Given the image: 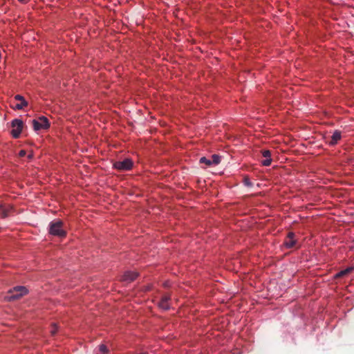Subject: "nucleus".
<instances>
[{"label":"nucleus","instance_id":"16","mask_svg":"<svg viewBox=\"0 0 354 354\" xmlns=\"http://www.w3.org/2000/svg\"><path fill=\"white\" fill-rule=\"evenodd\" d=\"M243 183L247 187H252L253 184L250 181V178L248 176H245L243 178Z\"/></svg>","mask_w":354,"mask_h":354},{"label":"nucleus","instance_id":"8","mask_svg":"<svg viewBox=\"0 0 354 354\" xmlns=\"http://www.w3.org/2000/svg\"><path fill=\"white\" fill-rule=\"evenodd\" d=\"M295 234L293 232H289L287 237L286 238L283 245L287 248H292L296 244V241L294 239Z\"/></svg>","mask_w":354,"mask_h":354},{"label":"nucleus","instance_id":"9","mask_svg":"<svg viewBox=\"0 0 354 354\" xmlns=\"http://www.w3.org/2000/svg\"><path fill=\"white\" fill-rule=\"evenodd\" d=\"M170 296L169 295H165L162 296L161 300L158 302V306L165 310H169L170 308V306L169 304V301L170 300Z\"/></svg>","mask_w":354,"mask_h":354},{"label":"nucleus","instance_id":"1","mask_svg":"<svg viewBox=\"0 0 354 354\" xmlns=\"http://www.w3.org/2000/svg\"><path fill=\"white\" fill-rule=\"evenodd\" d=\"M48 232L51 235L64 237L66 232L63 227V222L60 220H54L49 223Z\"/></svg>","mask_w":354,"mask_h":354},{"label":"nucleus","instance_id":"15","mask_svg":"<svg viewBox=\"0 0 354 354\" xmlns=\"http://www.w3.org/2000/svg\"><path fill=\"white\" fill-rule=\"evenodd\" d=\"M199 162L201 164H205L207 167L212 166V160L205 157L201 158Z\"/></svg>","mask_w":354,"mask_h":354},{"label":"nucleus","instance_id":"3","mask_svg":"<svg viewBox=\"0 0 354 354\" xmlns=\"http://www.w3.org/2000/svg\"><path fill=\"white\" fill-rule=\"evenodd\" d=\"M113 167L118 171H129L133 167V162L129 158H126L122 161H116L113 163Z\"/></svg>","mask_w":354,"mask_h":354},{"label":"nucleus","instance_id":"5","mask_svg":"<svg viewBox=\"0 0 354 354\" xmlns=\"http://www.w3.org/2000/svg\"><path fill=\"white\" fill-rule=\"evenodd\" d=\"M12 129L11 131V135L15 138H18L22 131L24 123L22 120L19 119H15L11 122Z\"/></svg>","mask_w":354,"mask_h":354},{"label":"nucleus","instance_id":"13","mask_svg":"<svg viewBox=\"0 0 354 354\" xmlns=\"http://www.w3.org/2000/svg\"><path fill=\"white\" fill-rule=\"evenodd\" d=\"M10 209L3 206H0V216L1 218H6L9 216Z\"/></svg>","mask_w":354,"mask_h":354},{"label":"nucleus","instance_id":"14","mask_svg":"<svg viewBox=\"0 0 354 354\" xmlns=\"http://www.w3.org/2000/svg\"><path fill=\"white\" fill-rule=\"evenodd\" d=\"M212 165H217L221 162V156L216 154L212 156Z\"/></svg>","mask_w":354,"mask_h":354},{"label":"nucleus","instance_id":"11","mask_svg":"<svg viewBox=\"0 0 354 354\" xmlns=\"http://www.w3.org/2000/svg\"><path fill=\"white\" fill-rule=\"evenodd\" d=\"M341 132L339 131H335L332 136L330 137V140L328 141L330 145H335L337 143V142L341 139Z\"/></svg>","mask_w":354,"mask_h":354},{"label":"nucleus","instance_id":"20","mask_svg":"<svg viewBox=\"0 0 354 354\" xmlns=\"http://www.w3.org/2000/svg\"><path fill=\"white\" fill-rule=\"evenodd\" d=\"M19 2L25 3L28 2V0H18Z\"/></svg>","mask_w":354,"mask_h":354},{"label":"nucleus","instance_id":"18","mask_svg":"<svg viewBox=\"0 0 354 354\" xmlns=\"http://www.w3.org/2000/svg\"><path fill=\"white\" fill-rule=\"evenodd\" d=\"M57 328V327L56 324L53 323L52 324V328L50 330V333H51L52 335H55L56 334Z\"/></svg>","mask_w":354,"mask_h":354},{"label":"nucleus","instance_id":"19","mask_svg":"<svg viewBox=\"0 0 354 354\" xmlns=\"http://www.w3.org/2000/svg\"><path fill=\"white\" fill-rule=\"evenodd\" d=\"M26 152L25 150H21L19 153V156L20 157H24L26 155Z\"/></svg>","mask_w":354,"mask_h":354},{"label":"nucleus","instance_id":"7","mask_svg":"<svg viewBox=\"0 0 354 354\" xmlns=\"http://www.w3.org/2000/svg\"><path fill=\"white\" fill-rule=\"evenodd\" d=\"M138 276V273L134 271H127L124 273L122 277V281L127 283L132 282L134 281L137 277Z\"/></svg>","mask_w":354,"mask_h":354},{"label":"nucleus","instance_id":"4","mask_svg":"<svg viewBox=\"0 0 354 354\" xmlns=\"http://www.w3.org/2000/svg\"><path fill=\"white\" fill-rule=\"evenodd\" d=\"M32 122L35 131L47 129L50 127L48 118L44 116L39 117L38 120H33Z\"/></svg>","mask_w":354,"mask_h":354},{"label":"nucleus","instance_id":"21","mask_svg":"<svg viewBox=\"0 0 354 354\" xmlns=\"http://www.w3.org/2000/svg\"><path fill=\"white\" fill-rule=\"evenodd\" d=\"M168 286V285H167V283H165V286L166 287V286Z\"/></svg>","mask_w":354,"mask_h":354},{"label":"nucleus","instance_id":"6","mask_svg":"<svg viewBox=\"0 0 354 354\" xmlns=\"http://www.w3.org/2000/svg\"><path fill=\"white\" fill-rule=\"evenodd\" d=\"M15 100L17 101H19V103H17L15 106H12L14 109L21 110L28 106V102L21 95H16L15 96Z\"/></svg>","mask_w":354,"mask_h":354},{"label":"nucleus","instance_id":"17","mask_svg":"<svg viewBox=\"0 0 354 354\" xmlns=\"http://www.w3.org/2000/svg\"><path fill=\"white\" fill-rule=\"evenodd\" d=\"M99 351L102 354H105L108 352V349L105 345L102 344L99 347Z\"/></svg>","mask_w":354,"mask_h":354},{"label":"nucleus","instance_id":"10","mask_svg":"<svg viewBox=\"0 0 354 354\" xmlns=\"http://www.w3.org/2000/svg\"><path fill=\"white\" fill-rule=\"evenodd\" d=\"M262 156L266 159L262 160V165L264 166H270L272 162L271 152L269 150H264L262 151Z\"/></svg>","mask_w":354,"mask_h":354},{"label":"nucleus","instance_id":"22","mask_svg":"<svg viewBox=\"0 0 354 354\" xmlns=\"http://www.w3.org/2000/svg\"><path fill=\"white\" fill-rule=\"evenodd\" d=\"M97 354H102V353H97Z\"/></svg>","mask_w":354,"mask_h":354},{"label":"nucleus","instance_id":"12","mask_svg":"<svg viewBox=\"0 0 354 354\" xmlns=\"http://www.w3.org/2000/svg\"><path fill=\"white\" fill-rule=\"evenodd\" d=\"M354 270V266H351V267H348L343 270H341L340 272H337L335 275V278H340V277H343L347 274H348L349 273H351L352 271Z\"/></svg>","mask_w":354,"mask_h":354},{"label":"nucleus","instance_id":"2","mask_svg":"<svg viewBox=\"0 0 354 354\" xmlns=\"http://www.w3.org/2000/svg\"><path fill=\"white\" fill-rule=\"evenodd\" d=\"M28 290L24 286H16L12 290L9 292L8 299L9 301H14L21 298L22 296L26 295Z\"/></svg>","mask_w":354,"mask_h":354}]
</instances>
